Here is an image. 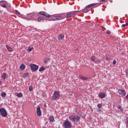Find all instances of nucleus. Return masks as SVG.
I'll return each mask as SVG.
<instances>
[{"label":"nucleus","mask_w":128,"mask_h":128,"mask_svg":"<svg viewBox=\"0 0 128 128\" xmlns=\"http://www.w3.org/2000/svg\"><path fill=\"white\" fill-rule=\"evenodd\" d=\"M66 16H67V18H70L72 16L70 12H69V14H67Z\"/></svg>","instance_id":"30"},{"label":"nucleus","mask_w":128,"mask_h":128,"mask_svg":"<svg viewBox=\"0 0 128 128\" xmlns=\"http://www.w3.org/2000/svg\"><path fill=\"white\" fill-rule=\"evenodd\" d=\"M44 66H42L40 69H39V72H44Z\"/></svg>","instance_id":"23"},{"label":"nucleus","mask_w":128,"mask_h":128,"mask_svg":"<svg viewBox=\"0 0 128 128\" xmlns=\"http://www.w3.org/2000/svg\"><path fill=\"white\" fill-rule=\"evenodd\" d=\"M88 8H86V9H84V12H88Z\"/></svg>","instance_id":"36"},{"label":"nucleus","mask_w":128,"mask_h":128,"mask_svg":"<svg viewBox=\"0 0 128 128\" xmlns=\"http://www.w3.org/2000/svg\"><path fill=\"white\" fill-rule=\"evenodd\" d=\"M39 14L42 16H46V18H50V15L46 13V12L41 11L39 12Z\"/></svg>","instance_id":"6"},{"label":"nucleus","mask_w":128,"mask_h":128,"mask_svg":"<svg viewBox=\"0 0 128 128\" xmlns=\"http://www.w3.org/2000/svg\"><path fill=\"white\" fill-rule=\"evenodd\" d=\"M126 126H128V117L126 118Z\"/></svg>","instance_id":"37"},{"label":"nucleus","mask_w":128,"mask_h":128,"mask_svg":"<svg viewBox=\"0 0 128 128\" xmlns=\"http://www.w3.org/2000/svg\"><path fill=\"white\" fill-rule=\"evenodd\" d=\"M33 48H28V52H32V50Z\"/></svg>","instance_id":"31"},{"label":"nucleus","mask_w":128,"mask_h":128,"mask_svg":"<svg viewBox=\"0 0 128 128\" xmlns=\"http://www.w3.org/2000/svg\"><path fill=\"white\" fill-rule=\"evenodd\" d=\"M6 5H8V2H6L4 4L1 5V6H2V8H8V6H6Z\"/></svg>","instance_id":"18"},{"label":"nucleus","mask_w":128,"mask_h":128,"mask_svg":"<svg viewBox=\"0 0 128 128\" xmlns=\"http://www.w3.org/2000/svg\"><path fill=\"white\" fill-rule=\"evenodd\" d=\"M0 86H2V82L0 81Z\"/></svg>","instance_id":"47"},{"label":"nucleus","mask_w":128,"mask_h":128,"mask_svg":"<svg viewBox=\"0 0 128 128\" xmlns=\"http://www.w3.org/2000/svg\"><path fill=\"white\" fill-rule=\"evenodd\" d=\"M110 2H112V1H110Z\"/></svg>","instance_id":"48"},{"label":"nucleus","mask_w":128,"mask_h":128,"mask_svg":"<svg viewBox=\"0 0 128 128\" xmlns=\"http://www.w3.org/2000/svg\"><path fill=\"white\" fill-rule=\"evenodd\" d=\"M118 108L119 110H121V112H124V108H122V106H118Z\"/></svg>","instance_id":"22"},{"label":"nucleus","mask_w":128,"mask_h":128,"mask_svg":"<svg viewBox=\"0 0 128 128\" xmlns=\"http://www.w3.org/2000/svg\"><path fill=\"white\" fill-rule=\"evenodd\" d=\"M96 4H96V3H94V4H88L86 6V8H94V7L96 6Z\"/></svg>","instance_id":"8"},{"label":"nucleus","mask_w":128,"mask_h":128,"mask_svg":"<svg viewBox=\"0 0 128 128\" xmlns=\"http://www.w3.org/2000/svg\"><path fill=\"white\" fill-rule=\"evenodd\" d=\"M125 72L126 74V76H128V68L125 70Z\"/></svg>","instance_id":"34"},{"label":"nucleus","mask_w":128,"mask_h":128,"mask_svg":"<svg viewBox=\"0 0 128 128\" xmlns=\"http://www.w3.org/2000/svg\"><path fill=\"white\" fill-rule=\"evenodd\" d=\"M54 20H62V15H58L55 17H54Z\"/></svg>","instance_id":"13"},{"label":"nucleus","mask_w":128,"mask_h":128,"mask_svg":"<svg viewBox=\"0 0 128 128\" xmlns=\"http://www.w3.org/2000/svg\"><path fill=\"white\" fill-rule=\"evenodd\" d=\"M124 26H126V24H122V28H124Z\"/></svg>","instance_id":"41"},{"label":"nucleus","mask_w":128,"mask_h":128,"mask_svg":"<svg viewBox=\"0 0 128 128\" xmlns=\"http://www.w3.org/2000/svg\"><path fill=\"white\" fill-rule=\"evenodd\" d=\"M126 26H128V23H126V24H125Z\"/></svg>","instance_id":"46"},{"label":"nucleus","mask_w":128,"mask_h":128,"mask_svg":"<svg viewBox=\"0 0 128 128\" xmlns=\"http://www.w3.org/2000/svg\"><path fill=\"white\" fill-rule=\"evenodd\" d=\"M113 64H116V60H114L112 62Z\"/></svg>","instance_id":"38"},{"label":"nucleus","mask_w":128,"mask_h":128,"mask_svg":"<svg viewBox=\"0 0 128 128\" xmlns=\"http://www.w3.org/2000/svg\"><path fill=\"white\" fill-rule=\"evenodd\" d=\"M106 60H110V59H108V58H106Z\"/></svg>","instance_id":"43"},{"label":"nucleus","mask_w":128,"mask_h":128,"mask_svg":"<svg viewBox=\"0 0 128 128\" xmlns=\"http://www.w3.org/2000/svg\"><path fill=\"white\" fill-rule=\"evenodd\" d=\"M81 80H88V78L86 77H82L81 78Z\"/></svg>","instance_id":"28"},{"label":"nucleus","mask_w":128,"mask_h":128,"mask_svg":"<svg viewBox=\"0 0 128 128\" xmlns=\"http://www.w3.org/2000/svg\"><path fill=\"white\" fill-rule=\"evenodd\" d=\"M98 96L100 98H106V94L104 92H100L98 94Z\"/></svg>","instance_id":"10"},{"label":"nucleus","mask_w":128,"mask_h":128,"mask_svg":"<svg viewBox=\"0 0 128 128\" xmlns=\"http://www.w3.org/2000/svg\"><path fill=\"white\" fill-rule=\"evenodd\" d=\"M32 70L33 72H35L36 70H38V65L34 64H31L30 65Z\"/></svg>","instance_id":"5"},{"label":"nucleus","mask_w":128,"mask_h":128,"mask_svg":"<svg viewBox=\"0 0 128 128\" xmlns=\"http://www.w3.org/2000/svg\"><path fill=\"white\" fill-rule=\"evenodd\" d=\"M26 68V65L24 64H22L20 66V70H24Z\"/></svg>","instance_id":"12"},{"label":"nucleus","mask_w":128,"mask_h":128,"mask_svg":"<svg viewBox=\"0 0 128 128\" xmlns=\"http://www.w3.org/2000/svg\"><path fill=\"white\" fill-rule=\"evenodd\" d=\"M34 14L31 13V14H28V16H34Z\"/></svg>","instance_id":"32"},{"label":"nucleus","mask_w":128,"mask_h":128,"mask_svg":"<svg viewBox=\"0 0 128 128\" xmlns=\"http://www.w3.org/2000/svg\"><path fill=\"white\" fill-rule=\"evenodd\" d=\"M50 62V59L48 57H45L44 60V64H48Z\"/></svg>","instance_id":"15"},{"label":"nucleus","mask_w":128,"mask_h":128,"mask_svg":"<svg viewBox=\"0 0 128 128\" xmlns=\"http://www.w3.org/2000/svg\"><path fill=\"white\" fill-rule=\"evenodd\" d=\"M106 34H110V30H107V31H106Z\"/></svg>","instance_id":"39"},{"label":"nucleus","mask_w":128,"mask_h":128,"mask_svg":"<svg viewBox=\"0 0 128 128\" xmlns=\"http://www.w3.org/2000/svg\"><path fill=\"white\" fill-rule=\"evenodd\" d=\"M36 114L38 116H42V111L40 110V107L37 108Z\"/></svg>","instance_id":"9"},{"label":"nucleus","mask_w":128,"mask_h":128,"mask_svg":"<svg viewBox=\"0 0 128 128\" xmlns=\"http://www.w3.org/2000/svg\"><path fill=\"white\" fill-rule=\"evenodd\" d=\"M95 64H100V60H97L95 62Z\"/></svg>","instance_id":"33"},{"label":"nucleus","mask_w":128,"mask_h":128,"mask_svg":"<svg viewBox=\"0 0 128 128\" xmlns=\"http://www.w3.org/2000/svg\"><path fill=\"white\" fill-rule=\"evenodd\" d=\"M16 96H18V98H22V93L17 94Z\"/></svg>","instance_id":"21"},{"label":"nucleus","mask_w":128,"mask_h":128,"mask_svg":"<svg viewBox=\"0 0 128 128\" xmlns=\"http://www.w3.org/2000/svg\"><path fill=\"white\" fill-rule=\"evenodd\" d=\"M42 20V16H40L38 18V22H40V20Z\"/></svg>","instance_id":"25"},{"label":"nucleus","mask_w":128,"mask_h":128,"mask_svg":"<svg viewBox=\"0 0 128 128\" xmlns=\"http://www.w3.org/2000/svg\"><path fill=\"white\" fill-rule=\"evenodd\" d=\"M68 118L72 122H78L80 120V117L78 116L70 115L69 116Z\"/></svg>","instance_id":"1"},{"label":"nucleus","mask_w":128,"mask_h":128,"mask_svg":"<svg viewBox=\"0 0 128 128\" xmlns=\"http://www.w3.org/2000/svg\"><path fill=\"white\" fill-rule=\"evenodd\" d=\"M106 0H100V2H104Z\"/></svg>","instance_id":"45"},{"label":"nucleus","mask_w":128,"mask_h":128,"mask_svg":"<svg viewBox=\"0 0 128 128\" xmlns=\"http://www.w3.org/2000/svg\"><path fill=\"white\" fill-rule=\"evenodd\" d=\"M28 76H29L28 74V73H25V74H24V78H28Z\"/></svg>","instance_id":"27"},{"label":"nucleus","mask_w":128,"mask_h":128,"mask_svg":"<svg viewBox=\"0 0 128 128\" xmlns=\"http://www.w3.org/2000/svg\"><path fill=\"white\" fill-rule=\"evenodd\" d=\"M96 58L94 56H92L90 60L92 62H96Z\"/></svg>","instance_id":"17"},{"label":"nucleus","mask_w":128,"mask_h":128,"mask_svg":"<svg viewBox=\"0 0 128 128\" xmlns=\"http://www.w3.org/2000/svg\"><path fill=\"white\" fill-rule=\"evenodd\" d=\"M15 12H16V14L20 15V13L18 11V10H16Z\"/></svg>","instance_id":"29"},{"label":"nucleus","mask_w":128,"mask_h":128,"mask_svg":"<svg viewBox=\"0 0 128 128\" xmlns=\"http://www.w3.org/2000/svg\"><path fill=\"white\" fill-rule=\"evenodd\" d=\"M8 75L6 74V73L4 72L2 75V78H4V80H6V76Z\"/></svg>","instance_id":"16"},{"label":"nucleus","mask_w":128,"mask_h":128,"mask_svg":"<svg viewBox=\"0 0 128 128\" xmlns=\"http://www.w3.org/2000/svg\"><path fill=\"white\" fill-rule=\"evenodd\" d=\"M64 34H60L59 36H58V40H62V38H64Z\"/></svg>","instance_id":"20"},{"label":"nucleus","mask_w":128,"mask_h":128,"mask_svg":"<svg viewBox=\"0 0 128 128\" xmlns=\"http://www.w3.org/2000/svg\"><path fill=\"white\" fill-rule=\"evenodd\" d=\"M0 114L3 118H6L8 116V112H6V110L4 108H0Z\"/></svg>","instance_id":"2"},{"label":"nucleus","mask_w":128,"mask_h":128,"mask_svg":"<svg viewBox=\"0 0 128 128\" xmlns=\"http://www.w3.org/2000/svg\"><path fill=\"white\" fill-rule=\"evenodd\" d=\"M98 108H102V104H98Z\"/></svg>","instance_id":"35"},{"label":"nucleus","mask_w":128,"mask_h":128,"mask_svg":"<svg viewBox=\"0 0 128 128\" xmlns=\"http://www.w3.org/2000/svg\"><path fill=\"white\" fill-rule=\"evenodd\" d=\"M6 48H7L8 51L10 52H14V50L12 49V48L6 45Z\"/></svg>","instance_id":"11"},{"label":"nucleus","mask_w":128,"mask_h":128,"mask_svg":"<svg viewBox=\"0 0 128 128\" xmlns=\"http://www.w3.org/2000/svg\"><path fill=\"white\" fill-rule=\"evenodd\" d=\"M29 90L30 92H32V86H29Z\"/></svg>","instance_id":"26"},{"label":"nucleus","mask_w":128,"mask_h":128,"mask_svg":"<svg viewBox=\"0 0 128 128\" xmlns=\"http://www.w3.org/2000/svg\"><path fill=\"white\" fill-rule=\"evenodd\" d=\"M98 112H102V110L98 109L97 110Z\"/></svg>","instance_id":"40"},{"label":"nucleus","mask_w":128,"mask_h":128,"mask_svg":"<svg viewBox=\"0 0 128 128\" xmlns=\"http://www.w3.org/2000/svg\"><path fill=\"white\" fill-rule=\"evenodd\" d=\"M126 100H128V94L126 95Z\"/></svg>","instance_id":"44"},{"label":"nucleus","mask_w":128,"mask_h":128,"mask_svg":"<svg viewBox=\"0 0 128 128\" xmlns=\"http://www.w3.org/2000/svg\"><path fill=\"white\" fill-rule=\"evenodd\" d=\"M60 96V94L58 91H55L52 96V100H56V98H58Z\"/></svg>","instance_id":"3"},{"label":"nucleus","mask_w":128,"mask_h":128,"mask_svg":"<svg viewBox=\"0 0 128 128\" xmlns=\"http://www.w3.org/2000/svg\"><path fill=\"white\" fill-rule=\"evenodd\" d=\"M76 12H78V11H74L72 12H70L71 16H74V14H76Z\"/></svg>","instance_id":"19"},{"label":"nucleus","mask_w":128,"mask_h":128,"mask_svg":"<svg viewBox=\"0 0 128 128\" xmlns=\"http://www.w3.org/2000/svg\"><path fill=\"white\" fill-rule=\"evenodd\" d=\"M48 120H50V122H54V116H50Z\"/></svg>","instance_id":"14"},{"label":"nucleus","mask_w":128,"mask_h":128,"mask_svg":"<svg viewBox=\"0 0 128 128\" xmlns=\"http://www.w3.org/2000/svg\"><path fill=\"white\" fill-rule=\"evenodd\" d=\"M64 128H72V123L68 120H66L64 123Z\"/></svg>","instance_id":"4"},{"label":"nucleus","mask_w":128,"mask_h":128,"mask_svg":"<svg viewBox=\"0 0 128 128\" xmlns=\"http://www.w3.org/2000/svg\"><path fill=\"white\" fill-rule=\"evenodd\" d=\"M118 93L119 94H120V96H124L126 94V92L122 89L118 90Z\"/></svg>","instance_id":"7"},{"label":"nucleus","mask_w":128,"mask_h":128,"mask_svg":"<svg viewBox=\"0 0 128 128\" xmlns=\"http://www.w3.org/2000/svg\"><path fill=\"white\" fill-rule=\"evenodd\" d=\"M6 2V1L2 0L0 1V2Z\"/></svg>","instance_id":"42"},{"label":"nucleus","mask_w":128,"mask_h":128,"mask_svg":"<svg viewBox=\"0 0 128 128\" xmlns=\"http://www.w3.org/2000/svg\"><path fill=\"white\" fill-rule=\"evenodd\" d=\"M2 98H6V94L5 92H2Z\"/></svg>","instance_id":"24"}]
</instances>
